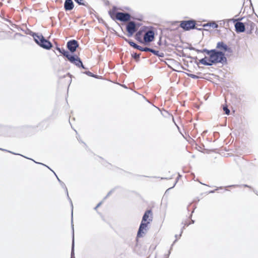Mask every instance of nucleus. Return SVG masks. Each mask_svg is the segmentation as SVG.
<instances>
[{
  "instance_id": "nucleus-15",
  "label": "nucleus",
  "mask_w": 258,
  "mask_h": 258,
  "mask_svg": "<svg viewBox=\"0 0 258 258\" xmlns=\"http://www.w3.org/2000/svg\"><path fill=\"white\" fill-rule=\"evenodd\" d=\"M56 50H57L60 53L62 54L64 56L67 55V54L69 53V52L65 50L63 48H60L58 47H56Z\"/></svg>"
},
{
  "instance_id": "nucleus-13",
  "label": "nucleus",
  "mask_w": 258,
  "mask_h": 258,
  "mask_svg": "<svg viewBox=\"0 0 258 258\" xmlns=\"http://www.w3.org/2000/svg\"><path fill=\"white\" fill-rule=\"evenodd\" d=\"M64 7L66 11H70L73 9L74 5L72 0H66Z\"/></svg>"
},
{
  "instance_id": "nucleus-12",
  "label": "nucleus",
  "mask_w": 258,
  "mask_h": 258,
  "mask_svg": "<svg viewBox=\"0 0 258 258\" xmlns=\"http://www.w3.org/2000/svg\"><path fill=\"white\" fill-rule=\"evenodd\" d=\"M235 28L237 32H243L245 31V25L244 23L237 22L235 24Z\"/></svg>"
},
{
  "instance_id": "nucleus-1",
  "label": "nucleus",
  "mask_w": 258,
  "mask_h": 258,
  "mask_svg": "<svg viewBox=\"0 0 258 258\" xmlns=\"http://www.w3.org/2000/svg\"><path fill=\"white\" fill-rule=\"evenodd\" d=\"M207 55L201 60L202 64L211 66L213 63L223 62L226 61V58L222 51H218L215 49L205 50Z\"/></svg>"
},
{
  "instance_id": "nucleus-7",
  "label": "nucleus",
  "mask_w": 258,
  "mask_h": 258,
  "mask_svg": "<svg viewBox=\"0 0 258 258\" xmlns=\"http://www.w3.org/2000/svg\"><path fill=\"white\" fill-rule=\"evenodd\" d=\"M196 25V21L194 20L183 21L181 22L180 27L185 30L193 29Z\"/></svg>"
},
{
  "instance_id": "nucleus-11",
  "label": "nucleus",
  "mask_w": 258,
  "mask_h": 258,
  "mask_svg": "<svg viewBox=\"0 0 258 258\" xmlns=\"http://www.w3.org/2000/svg\"><path fill=\"white\" fill-rule=\"evenodd\" d=\"M245 28L249 31V33H251L255 27V24L251 21L247 20L244 22Z\"/></svg>"
},
{
  "instance_id": "nucleus-14",
  "label": "nucleus",
  "mask_w": 258,
  "mask_h": 258,
  "mask_svg": "<svg viewBox=\"0 0 258 258\" xmlns=\"http://www.w3.org/2000/svg\"><path fill=\"white\" fill-rule=\"evenodd\" d=\"M143 51H145V52H148V51H149V52H152L153 54L156 55H158V56H162V55H161L160 54H159V51H157V50H154L153 49H151V48H148V47H144V49H143Z\"/></svg>"
},
{
  "instance_id": "nucleus-21",
  "label": "nucleus",
  "mask_w": 258,
  "mask_h": 258,
  "mask_svg": "<svg viewBox=\"0 0 258 258\" xmlns=\"http://www.w3.org/2000/svg\"><path fill=\"white\" fill-rule=\"evenodd\" d=\"M136 49L143 51V49H144V47H142L141 46L138 45V47H137Z\"/></svg>"
},
{
  "instance_id": "nucleus-2",
  "label": "nucleus",
  "mask_w": 258,
  "mask_h": 258,
  "mask_svg": "<svg viewBox=\"0 0 258 258\" xmlns=\"http://www.w3.org/2000/svg\"><path fill=\"white\" fill-rule=\"evenodd\" d=\"M135 37L139 42L148 44L154 41L155 32L152 27L143 26L136 33Z\"/></svg>"
},
{
  "instance_id": "nucleus-3",
  "label": "nucleus",
  "mask_w": 258,
  "mask_h": 258,
  "mask_svg": "<svg viewBox=\"0 0 258 258\" xmlns=\"http://www.w3.org/2000/svg\"><path fill=\"white\" fill-rule=\"evenodd\" d=\"M152 220V212L151 210H147L145 213L142 222L140 224L139 231L138 232V237H142V234L144 233V230H146L148 225Z\"/></svg>"
},
{
  "instance_id": "nucleus-20",
  "label": "nucleus",
  "mask_w": 258,
  "mask_h": 258,
  "mask_svg": "<svg viewBox=\"0 0 258 258\" xmlns=\"http://www.w3.org/2000/svg\"><path fill=\"white\" fill-rule=\"evenodd\" d=\"M188 76L194 79H197L198 78V76H197L196 75H194V74H189V75H188Z\"/></svg>"
},
{
  "instance_id": "nucleus-10",
  "label": "nucleus",
  "mask_w": 258,
  "mask_h": 258,
  "mask_svg": "<svg viewBox=\"0 0 258 258\" xmlns=\"http://www.w3.org/2000/svg\"><path fill=\"white\" fill-rule=\"evenodd\" d=\"M217 48L224 52H231V49L223 42H219L217 44Z\"/></svg>"
},
{
  "instance_id": "nucleus-22",
  "label": "nucleus",
  "mask_w": 258,
  "mask_h": 258,
  "mask_svg": "<svg viewBox=\"0 0 258 258\" xmlns=\"http://www.w3.org/2000/svg\"><path fill=\"white\" fill-rule=\"evenodd\" d=\"M134 57L135 58H139V57H140V55L135 53L134 54Z\"/></svg>"
},
{
  "instance_id": "nucleus-8",
  "label": "nucleus",
  "mask_w": 258,
  "mask_h": 258,
  "mask_svg": "<svg viewBox=\"0 0 258 258\" xmlns=\"http://www.w3.org/2000/svg\"><path fill=\"white\" fill-rule=\"evenodd\" d=\"M66 57L71 62L75 64L78 67H83V63L78 56L71 55L68 53Z\"/></svg>"
},
{
  "instance_id": "nucleus-18",
  "label": "nucleus",
  "mask_w": 258,
  "mask_h": 258,
  "mask_svg": "<svg viewBox=\"0 0 258 258\" xmlns=\"http://www.w3.org/2000/svg\"><path fill=\"white\" fill-rule=\"evenodd\" d=\"M210 26L213 28H217L218 27V25L215 22L211 23Z\"/></svg>"
},
{
  "instance_id": "nucleus-5",
  "label": "nucleus",
  "mask_w": 258,
  "mask_h": 258,
  "mask_svg": "<svg viewBox=\"0 0 258 258\" xmlns=\"http://www.w3.org/2000/svg\"><path fill=\"white\" fill-rule=\"evenodd\" d=\"M35 42L41 47L46 49H50L52 44L48 40L45 39L42 35H35L34 36Z\"/></svg>"
},
{
  "instance_id": "nucleus-17",
  "label": "nucleus",
  "mask_w": 258,
  "mask_h": 258,
  "mask_svg": "<svg viewBox=\"0 0 258 258\" xmlns=\"http://www.w3.org/2000/svg\"><path fill=\"white\" fill-rule=\"evenodd\" d=\"M223 110L224 111H225V113L227 115H229V113H230V110L229 109L227 108V107L226 106H224L223 107Z\"/></svg>"
},
{
  "instance_id": "nucleus-9",
  "label": "nucleus",
  "mask_w": 258,
  "mask_h": 258,
  "mask_svg": "<svg viewBox=\"0 0 258 258\" xmlns=\"http://www.w3.org/2000/svg\"><path fill=\"white\" fill-rule=\"evenodd\" d=\"M78 46V42L75 40H70L67 43V47L71 52H74Z\"/></svg>"
},
{
  "instance_id": "nucleus-16",
  "label": "nucleus",
  "mask_w": 258,
  "mask_h": 258,
  "mask_svg": "<svg viewBox=\"0 0 258 258\" xmlns=\"http://www.w3.org/2000/svg\"><path fill=\"white\" fill-rule=\"evenodd\" d=\"M128 43L130 44V45L131 46L135 48H136L137 47H138V45H137V44H136L135 42H134L133 41H128Z\"/></svg>"
},
{
  "instance_id": "nucleus-19",
  "label": "nucleus",
  "mask_w": 258,
  "mask_h": 258,
  "mask_svg": "<svg viewBox=\"0 0 258 258\" xmlns=\"http://www.w3.org/2000/svg\"><path fill=\"white\" fill-rule=\"evenodd\" d=\"M79 5H84V0H75Z\"/></svg>"
},
{
  "instance_id": "nucleus-23",
  "label": "nucleus",
  "mask_w": 258,
  "mask_h": 258,
  "mask_svg": "<svg viewBox=\"0 0 258 258\" xmlns=\"http://www.w3.org/2000/svg\"><path fill=\"white\" fill-rule=\"evenodd\" d=\"M256 34L258 35V30L256 31Z\"/></svg>"
},
{
  "instance_id": "nucleus-6",
  "label": "nucleus",
  "mask_w": 258,
  "mask_h": 258,
  "mask_svg": "<svg viewBox=\"0 0 258 258\" xmlns=\"http://www.w3.org/2000/svg\"><path fill=\"white\" fill-rule=\"evenodd\" d=\"M139 27V25L136 24L134 21H130L126 26L128 36H132L137 31Z\"/></svg>"
},
{
  "instance_id": "nucleus-4",
  "label": "nucleus",
  "mask_w": 258,
  "mask_h": 258,
  "mask_svg": "<svg viewBox=\"0 0 258 258\" xmlns=\"http://www.w3.org/2000/svg\"><path fill=\"white\" fill-rule=\"evenodd\" d=\"M109 14L112 19L121 22H127L130 20L131 18V15L128 13L117 12L115 7H113L109 11Z\"/></svg>"
}]
</instances>
